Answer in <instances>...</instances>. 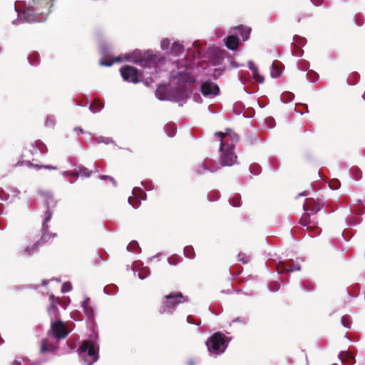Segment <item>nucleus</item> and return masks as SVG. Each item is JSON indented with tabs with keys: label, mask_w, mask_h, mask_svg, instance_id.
I'll return each instance as SVG.
<instances>
[{
	"label": "nucleus",
	"mask_w": 365,
	"mask_h": 365,
	"mask_svg": "<svg viewBox=\"0 0 365 365\" xmlns=\"http://www.w3.org/2000/svg\"><path fill=\"white\" fill-rule=\"evenodd\" d=\"M202 51L199 43L195 41L191 47L187 48V53L183 59L175 61V68L170 74V86L176 88L179 93L185 94L183 98L187 101L191 93V85L197 78L199 61L196 60L202 58Z\"/></svg>",
	"instance_id": "obj_1"
},
{
	"label": "nucleus",
	"mask_w": 365,
	"mask_h": 365,
	"mask_svg": "<svg viewBox=\"0 0 365 365\" xmlns=\"http://www.w3.org/2000/svg\"><path fill=\"white\" fill-rule=\"evenodd\" d=\"M54 0L16 1L14 9L24 23H43L47 20Z\"/></svg>",
	"instance_id": "obj_2"
},
{
	"label": "nucleus",
	"mask_w": 365,
	"mask_h": 365,
	"mask_svg": "<svg viewBox=\"0 0 365 365\" xmlns=\"http://www.w3.org/2000/svg\"><path fill=\"white\" fill-rule=\"evenodd\" d=\"M38 193L45 197L44 205L46 207V210L42 222L41 239L31 246L26 247L24 250V254L29 256L34 254L40 245L48 242L50 239L56 237V233L48 232L49 226L48 222L52 218L53 210L51 208H54L56 206L57 201L54 200L53 195L50 191L39 190Z\"/></svg>",
	"instance_id": "obj_3"
},
{
	"label": "nucleus",
	"mask_w": 365,
	"mask_h": 365,
	"mask_svg": "<svg viewBox=\"0 0 365 365\" xmlns=\"http://www.w3.org/2000/svg\"><path fill=\"white\" fill-rule=\"evenodd\" d=\"M68 335V332L65 330L64 323L61 319L51 322V328L48 331V337L42 340L41 353H55L58 349V344L57 342H51V338L53 337L59 341L65 339Z\"/></svg>",
	"instance_id": "obj_4"
},
{
	"label": "nucleus",
	"mask_w": 365,
	"mask_h": 365,
	"mask_svg": "<svg viewBox=\"0 0 365 365\" xmlns=\"http://www.w3.org/2000/svg\"><path fill=\"white\" fill-rule=\"evenodd\" d=\"M99 344L98 335L93 331L89 339L83 340L79 347L78 354L84 364L93 365L98 360Z\"/></svg>",
	"instance_id": "obj_5"
},
{
	"label": "nucleus",
	"mask_w": 365,
	"mask_h": 365,
	"mask_svg": "<svg viewBox=\"0 0 365 365\" xmlns=\"http://www.w3.org/2000/svg\"><path fill=\"white\" fill-rule=\"evenodd\" d=\"M215 136L220 138V163L221 166H232L237 163V157L234 153L235 145L227 141V135L222 132H216Z\"/></svg>",
	"instance_id": "obj_6"
},
{
	"label": "nucleus",
	"mask_w": 365,
	"mask_h": 365,
	"mask_svg": "<svg viewBox=\"0 0 365 365\" xmlns=\"http://www.w3.org/2000/svg\"><path fill=\"white\" fill-rule=\"evenodd\" d=\"M231 338L220 331L212 334L206 341L207 351L211 356H217L223 354L228 346Z\"/></svg>",
	"instance_id": "obj_7"
},
{
	"label": "nucleus",
	"mask_w": 365,
	"mask_h": 365,
	"mask_svg": "<svg viewBox=\"0 0 365 365\" xmlns=\"http://www.w3.org/2000/svg\"><path fill=\"white\" fill-rule=\"evenodd\" d=\"M155 97L160 101H170L178 103L179 106H182L185 103L186 101L183 98L185 94L179 93L176 88L167 85H160L155 92Z\"/></svg>",
	"instance_id": "obj_8"
},
{
	"label": "nucleus",
	"mask_w": 365,
	"mask_h": 365,
	"mask_svg": "<svg viewBox=\"0 0 365 365\" xmlns=\"http://www.w3.org/2000/svg\"><path fill=\"white\" fill-rule=\"evenodd\" d=\"M165 301L163 303L160 314H173L178 304L187 302V297L183 296L181 292L171 293L165 297Z\"/></svg>",
	"instance_id": "obj_9"
},
{
	"label": "nucleus",
	"mask_w": 365,
	"mask_h": 365,
	"mask_svg": "<svg viewBox=\"0 0 365 365\" xmlns=\"http://www.w3.org/2000/svg\"><path fill=\"white\" fill-rule=\"evenodd\" d=\"M139 65L143 68L144 73H150V79L156 78L158 73V58L153 51H145L144 56L140 60Z\"/></svg>",
	"instance_id": "obj_10"
},
{
	"label": "nucleus",
	"mask_w": 365,
	"mask_h": 365,
	"mask_svg": "<svg viewBox=\"0 0 365 365\" xmlns=\"http://www.w3.org/2000/svg\"><path fill=\"white\" fill-rule=\"evenodd\" d=\"M170 40L168 38H164L161 41L160 47L163 51H166L168 54L173 56L181 55L185 50L183 44L180 43L179 41H174L171 46H170Z\"/></svg>",
	"instance_id": "obj_11"
},
{
	"label": "nucleus",
	"mask_w": 365,
	"mask_h": 365,
	"mask_svg": "<svg viewBox=\"0 0 365 365\" xmlns=\"http://www.w3.org/2000/svg\"><path fill=\"white\" fill-rule=\"evenodd\" d=\"M120 75L125 81L137 83L139 82L138 69L131 66H124L120 69Z\"/></svg>",
	"instance_id": "obj_12"
},
{
	"label": "nucleus",
	"mask_w": 365,
	"mask_h": 365,
	"mask_svg": "<svg viewBox=\"0 0 365 365\" xmlns=\"http://www.w3.org/2000/svg\"><path fill=\"white\" fill-rule=\"evenodd\" d=\"M200 91L204 96L212 98L219 94L220 88L216 83L206 81L202 83Z\"/></svg>",
	"instance_id": "obj_13"
},
{
	"label": "nucleus",
	"mask_w": 365,
	"mask_h": 365,
	"mask_svg": "<svg viewBox=\"0 0 365 365\" xmlns=\"http://www.w3.org/2000/svg\"><path fill=\"white\" fill-rule=\"evenodd\" d=\"M133 195L137 198L136 202H133L130 197H128V202L133 208L139 207L140 205V200H145L147 198L146 193H145L139 187H135L133 188Z\"/></svg>",
	"instance_id": "obj_14"
},
{
	"label": "nucleus",
	"mask_w": 365,
	"mask_h": 365,
	"mask_svg": "<svg viewBox=\"0 0 365 365\" xmlns=\"http://www.w3.org/2000/svg\"><path fill=\"white\" fill-rule=\"evenodd\" d=\"M145 53V51H143L140 49H135L131 53H125L123 59L130 62H133L134 63L139 64L140 63V60L144 56Z\"/></svg>",
	"instance_id": "obj_15"
},
{
	"label": "nucleus",
	"mask_w": 365,
	"mask_h": 365,
	"mask_svg": "<svg viewBox=\"0 0 365 365\" xmlns=\"http://www.w3.org/2000/svg\"><path fill=\"white\" fill-rule=\"evenodd\" d=\"M300 269L301 266L299 263L294 264L291 267H288L285 262L280 261L277 266V272L278 274H282L284 272H293L294 271H299Z\"/></svg>",
	"instance_id": "obj_16"
},
{
	"label": "nucleus",
	"mask_w": 365,
	"mask_h": 365,
	"mask_svg": "<svg viewBox=\"0 0 365 365\" xmlns=\"http://www.w3.org/2000/svg\"><path fill=\"white\" fill-rule=\"evenodd\" d=\"M234 30L235 33V35H240L244 41L248 40L251 32L250 27L244 24H239L237 27L235 28Z\"/></svg>",
	"instance_id": "obj_17"
},
{
	"label": "nucleus",
	"mask_w": 365,
	"mask_h": 365,
	"mask_svg": "<svg viewBox=\"0 0 365 365\" xmlns=\"http://www.w3.org/2000/svg\"><path fill=\"white\" fill-rule=\"evenodd\" d=\"M224 41L225 45L230 50L235 51L239 46L240 38L235 34L228 36Z\"/></svg>",
	"instance_id": "obj_18"
},
{
	"label": "nucleus",
	"mask_w": 365,
	"mask_h": 365,
	"mask_svg": "<svg viewBox=\"0 0 365 365\" xmlns=\"http://www.w3.org/2000/svg\"><path fill=\"white\" fill-rule=\"evenodd\" d=\"M81 307L83 309V312L85 313V315L88 319H93L95 317V312L94 309L93 307L90 305V298L86 297L82 302H81Z\"/></svg>",
	"instance_id": "obj_19"
},
{
	"label": "nucleus",
	"mask_w": 365,
	"mask_h": 365,
	"mask_svg": "<svg viewBox=\"0 0 365 365\" xmlns=\"http://www.w3.org/2000/svg\"><path fill=\"white\" fill-rule=\"evenodd\" d=\"M338 356L343 365H354L356 362L354 356L348 351H341Z\"/></svg>",
	"instance_id": "obj_20"
},
{
	"label": "nucleus",
	"mask_w": 365,
	"mask_h": 365,
	"mask_svg": "<svg viewBox=\"0 0 365 365\" xmlns=\"http://www.w3.org/2000/svg\"><path fill=\"white\" fill-rule=\"evenodd\" d=\"M39 153L41 155H45L47 153L46 145L41 140H36L33 145V150H31L32 155H35Z\"/></svg>",
	"instance_id": "obj_21"
},
{
	"label": "nucleus",
	"mask_w": 365,
	"mask_h": 365,
	"mask_svg": "<svg viewBox=\"0 0 365 365\" xmlns=\"http://www.w3.org/2000/svg\"><path fill=\"white\" fill-rule=\"evenodd\" d=\"M217 170V168L209 167L205 162L198 164L195 168V173L197 175H203L206 171L210 173H215Z\"/></svg>",
	"instance_id": "obj_22"
},
{
	"label": "nucleus",
	"mask_w": 365,
	"mask_h": 365,
	"mask_svg": "<svg viewBox=\"0 0 365 365\" xmlns=\"http://www.w3.org/2000/svg\"><path fill=\"white\" fill-rule=\"evenodd\" d=\"M123 60V59L121 56H117V57L114 58L113 59H111L110 57H106V58H102L100 61L99 63L101 66H110L113 64V63L122 62Z\"/></svg>",
	"instance_id": "obj_23"
},
{
	"label": "nucleus",
	"mask_w": 365,
	"mask_h": 365,
	"mask_svg": "<svg viewBox=\"0 0 365 365\" xmlns=\"http://www.w3.org/2000/svg\"><path fill=\"white\" fill-rule=\"evenodd\" d=\"M300 224L304 227H307L308 232H311L314 228V225H312L309 215L302 216L300 219Z\"/></svg>",
	"instance_id": "obj_24"
},
{
	"label": "nucleus",
	"mask_w": 365,
	"mask_h": 365,
	"mask_svg": "<svg viewBox=\"0 0 365 365\" xmlns=\"http://www.w3.org/2000/svg\"><path fill=\"white\" fill-rule=\"evenodd\" d=\"M214 52L217 57L216 60L214 61V64H220L223 61L227 51L225 49L216 48L214 50Z\"/></svg>",
	"instance_id": "obj_25"
},
{
	"label": "nucleus",
	"mask_w": 365,
	"mask_h": 365,
	"mask_svg": "<svg viewBox=\"0 0 365 365\" xmlns=\"http://www.w3.org/2000/svg\"><path fill=\"white\" fill-rule=\"evenodd\" d=\"M164 130L168 136L173 137L176 133L177 126L175 123H168L165 125Z\"/></svg>",
	"instance_id": "obj_26"
},
{
	"label": "nucleus",
	"mask_w": 365,
	"mask_h": 365,
	"mask_svg": "<svg viewBox=\"0 0 365 365\" xmlns=\"http://www.w3.org/2000/svg\"><path fill=\"white\" fill-rule=\"evenodd\" d=\"M92 172L89 171L86 167L80 165L78 166V172L72 173L75 176H82L89 178L91 175Z\"/></svg>",
	"instance_id": "obj_27"
},
{
	"label": "nucleus",
	"mask_w": 365,
	"mask_h": 365,
	"mask_svg": "<svg viewBox=\"0 0 365 365\" xmlns=\"http://www.w3.org/2000/svg\"><path fill=\"white\" fill-rule=\"evenodd\" d=\"M27 59L30 65L36 66L39 63V54L38 52H33L27 57Z\"/></svg>",
	"instance_id": "obj_28"
},
{
	"label": "nucleus",
	"mask_w": 365,
	"mask_h": 365,
	"mask_svg": "<svg viewBox=\"0 0 365 365\" xmlns=\"http://www.w3.org/2000/svg\"><path fill=\"white\" fill-rule=\"evenodd\" d=\"M307 43V40L304 37H301L298 35H294L293 36V44L297 47V48H301V47H303Z\"/></svg>",
	"instance_id": "obj_29"
},
{
	"label": "nucleus",
	"mask_w": 365,
	"mask_h": 365,
	"mask_svg": "<svg viewBox=\"0 0 365 365\" xmlns=\"http://www.w3.org/2000/svg\"><path fill=\"white\" fill-rule=\"evenodd\" d=\"M48 313L51 317V320L56 319L58 317V309L54 304L51 305L47 309Z\"/></svg>",
	"instance_id": "obj_30"
},
{
	"label": "nucleus",
	"mask_w": 365,
	"mask_h": 365,
	"mask_svg": "<svg viewBox=\"0 0 365 365\" xmlns=\"http://www.w3.org/2000/svg\"><path fill=\"white\" fill-rule=\"evenodd\" d=\"M281 73V68L277 65L276 63L273 62L271 66V76L274 78H278Z\"/></svg>",
	"instance_id": "obj_31"
},
{
	"label": "nucleus",
	"mask_w": 365,
	"mask_h": 365,
	"mask_svg": "<svg viewBox=\"0 0 365 365\" xmlns=\"http://www.w3.org/2000/svg\"><path fill=\"white\" fill-rule=\"evenodd\" d=\"M294 98V95L291 92H284L280 96L281 101L284 103L291 102Z\"/></svg>",
	"instance_id": "obj_32"
},
{
	"label": "nucleus",
	"mask_w": 365,
	"mask_h": 365,
	"mask_svg": "<svg viewBox=\"0 0 365 365\" xmlns=\"http://www.w3.org/2000/svg\"><path fill=\"white\" fill-rule=\"evenodd\" d=\"M349 174L355 180H359L362 177V172L359 168H352Z\"/></svg>",
	"instance_id": "obj_33"
},
{
	"label": "nucleus",
	"mask_w": 365,
	"mask_h": 365,
	"mask_svg": "<svg viewBox=\"0 0 365 365\" xmlns=\"http://www.w3.org/2000/svg\"><path fill=\"white\" fill-rule=\"evenodd\" d=\"M230 204L235 207H238L241 205V196L239 194L234 195L230 200Z\"/></svg>",
	"instance_id": "obj_34"
},
{
	"label": "nucleus",
	"mask_w": 365,
	"mask_h": 365,
	"mask_svg": "<svg viewBox=\"0 0 365 365\" xmlns=\"http://www.w3.org/2000/svg\"><path fill=\"white\" fill-rule=\"evenodd\" d=\"M184 255L189 259H194L195 253L193 247L191 245L186 246L183 250Z\"/></svg>",
	"instance_id": "obj_35"
},
{
	"label": "nucleus",
	"mask_w": 365,
	"mask_h": 365,
	"mask_svg": "<svg viewBox=\"0 0 365 365\" xmlns=\"http://www.w3.org/2000/svg\"><path fill=\"white\" fill-rule=\"evenodd\" d=\"M56 125V117L53 115H48L45 123L44 125L47 128H53Z\"/></svg>",
	"instance_id": "obj_36"
},
{
	"label": "nucleus",
	"mask_w": 365,
	"mask_h": 365,
	"mask_svg": "<svg viewBox=\"0 0 365 365\" xmlns=\"http://www.w3.org/2000/svg\"><path fill=\"white\" fill-rule=\"evenodd\" d=\"M307 81H309L312 83H315L319 79V75L317 73L314 72V71L310 70L307 73Z\"/></svg>",
	"instance_id": "obj_37"
},
{
	"label": "nucleus",
	"mask_w": 365,
	"mask_h": 365,
	"mask_svg": "<svg viewBox=\"0 0 365 365\" xmlns=\"http://www.w3.org/2000/svg\"><path fill=\"white\" fill-rule=\"evenodd\" d=\"M103 106L104 105L102 103L96 101L95 104L90 105L89 110L92 113H97L101 111L103 109Z\"/></svg>",
	"instance_id": "obj_38"
},
{
	"label": "nucleus",
	"mask_w": 365,
	"mask_h": 365,
	"mask_svg": "<svg viewBox=\"0 0 365 365\" xmlns=\"http://www.w3.org/2000/svg\"><path fill=\"white\" fill-rule=\"evenodd\" d=\"M249 170H250V172L251 174H253L255 175H259L262 171L261 166L257 163L251 164L249 168Z\"/></svg>",
	"instance_id": "obj_39"
},
{
	"label": "nucleus",
	"mask_w": 365,
	"mask_h": 365,
	"mask_svg": "<svg viewBox=\"0 0 365 365\" xmlns=\"http://www.w3.org/2000/svg\"><path fill=\"white\" fill-rule=\"evenodd\" d=\"M127 250L130 252H135L137 250H140L139 245L137 241L133 240L131 241L127 246Z\"/></svg>",
	"instance_id": "obj_40"
},
{
	"label": "nucleus",
	"mask_w": 365,
	"mask_h": 365,
	"mask_svg": "<svg viewBox=\"0 0 365 365\" xmlns=\"http://www.w3.org/2000/svg\"><path fill=\"white\" fill-rule=\"evenodd\" d=\"M361 221V217L358 215L354 216H351L349 218L347 219L348 224L351 226L357 225H359Z\"/></svg>",
	"instance_id": "obj_41"
},
{
	"label": "nucleus",
	"mask_w": 365,
	"mask_h": 365,
	"mask_svg": "<svg viewBox=\"0 0 365 365\" xmlns=\"http://www.w3.org/2000/svg\"><path fill=\"white\" fill-rule=\"evenodd\" d=\"M182 259L181 257H180L177 255H173V256L168 258V262L170 265H177L182 261Z\"/></svg>",
	"instance_id": "obj_42"
},
{
	"label": "nucleus",
	"mask_w": 365,
	"mask_h": 365,
	"mask_svg": "<svg viewBox=\"0 0 365 365\" xmlns=\"http://www.w3.org/2000/svg\"><path fill=\"white\" fill-rule=\"evenodd\" d=\"M95 140L99 144L104 143V144L108 145L110 143H114L113 140L109 137L99 136V137L95 138Z\"/></svg>",
	"instance_id": "obj_43"
},
{
	"label": "nucleus",
	"mask_w": 365,
	"mask_h": 365,
	"mask_svg": "<svg viewBox=\"0 0 365 365\" xmlns=\"http://www.w3.org/2000/svg\"><path fill=\"white\" fill-rule=\"evenodd\" d=\"M150 274V269L148 267H143L138 272V278L141 280L145 279Z\"/></svg>",
	"instance_id": "obj_44"
},
{
	"label": "nucleus",
	"mask_w": 365,
	"mask_h": 365,
	"mask_svg": "<svg viewBox=\"0 0 365 365\" xmlns=\"http://www.w3.org/2000/svg\"><path fill=\"white\" fill-rule=\"evenodd\" d=\"M141 185L145 187V189L148 191L153 190L155 188L153 182L150 180H145L141 181Z\"/></svg>",
	"instance_id": "obj_45"
},
{
	"label": "nucleus",
	"mask_w": 365,
	"mask_h": 365,
	"mask_svg": "<svg viewBox=\"0 0 365 365\" xmlns=\"http://www.w3.org/2000/svg\"><path fill=\"white\" fill-rule=\"evenodd\" d=\"M302 289L307 292H312L314 289V284L308 281H305L302 284Z\"/></svg>",
	"instance_id": "obj_46"
},
{
	"label": "nucleus",
	"mask_w": 365,
	"mask_h": 365,
	"mask_svg": "<svg viewBox=\"0 0 365 365\" xmlns=\"http://www.w3.org/2000/svg\"><path fill=\"white\" fill-rule=\"evenodd\" d=\"M220 192L217 190H213L207 194V199L210 201H215L220 198Z\"/></svg>",
	"instance_id": "obj_47"
},
{
	"label": "nucleus",
	"mask_w": 365,
	"mask_h": 365,
	"mask_svg": "<svg viewBox=\"0 0 365 365\" xmlns=\"http://www.w3.org/2000/svg\"><path fill=\"white\" fill-rule=\"evenodd\" d=\"M252 72V77L255 79V81H257L259 83H262L264 82V77L259 74L258 68L255 70V71Z\"/></svg>",
	"instance_id": "obj_48"
},
{
	"label": "nucleus",
	"mask_w": 365,
	"mask_h": 365,
	"mask_svg": "<svg viewBox=\"0 0 365 365\" xmlns=\"http://www.w3.org/2000/svg\"><path fill=\"white\" fill-rule=\"evenodd\" d=\"M341 324L347 329L351 328V319L348 315H344L341 317Z\"/></svg>",
	"instance_id": "obj_49"
},
{
	"label": "nucleus",
	"mask_w": 365,
	"mask_h": 365,
	"mask_svg": "<svg viewBox=\"0 0 365 365\" xmlns=\"http://www.w3.org/2000/svg\"><path fill=\"white\" fill-rule=\"evenodd\" d=\"M280 285L277 282H272L268 285V289L271 292H276L279 289Z\"/></svg>",
	"instance_id": "obj_50"
},
{
	"label": "nucleus",
	"mask_w": 365,
	"mask_h": 365,
	"mask_svg": "<svg viewBox=\"0 0 365 365\" xmlns=\"http://www.w3.org/2000/svg\"><path fill=\"white\" fill-rule=\"evenodd\" d=\"M329 187L331 190H338L340 187V182L339 180H333L331 182L329 183Z\"/></svg>",
	"instance_id": "obj_51"
},
{
	"label": "nucleus",
	"mask_w": 365,
	"mask_h": 365,
	"mask_svg": "<svg viewBox=\"0 0 365 365\" xmlns=\"http://www.w3.org/2000/svg\"><path fill=\"white\" fill-rule=\"evenodd\" d=\"M71 289H72V285H71V282H64L61 287V292L67 293V292H70L71 290Z\"/></svg>",
	"instance_id": "obj_52"
},
{
	"label": "nucleus",
	"mask_w": 365,
	"mask_h": 365,
	"mask_svg": "<svg viewBox=\"0 0 365 365\" xmlns=\"http://www.w3.org/2000/svg\"><path fill=\"white\" fill-rule=\"evenodd\" d=\"M237 257L238 260L243 264H247L250 261V257L244 253H239Z\"/></svg>",
	"instance_id": "obj_53"
},
{
	"label": "nucleus",
	"mask_w": 365,
	"mask_h": 365,
	"mask_svg": "<svg viewBox=\"0 0 365 365\" xmlns=\"http://www.w3.org/2000/svg\"><path fill=\"white\" fill-rule=\"evenodd\" d=\"M309 63L308 61H304V60H302L301 61H299V63H298V68L299 69L302 70V71H307V68H309Z\"/></svg>",
	"instance_id": "obj_54"
},
{
	"label": "nucleus",
	"mask_w": 365,
	"mask_h": 365,
	"mask_svg": "<svg viewBox=\"0 0 365 365\" xmlns=\"http://www.w3.org/2000/svg\"><path fill=\"white\" fill-rule=\"evenodd\" d=\"M225 135H227V141L228 142V138H231V140L232 142L230 143H233L235 145V143H237L239 141V135L235 134V133H232V135H230V134H224Z\"/></svg>",
	"instance_id": "obj_55"
},
{
	"label": "nucleus",
	"mask_w": 365,
	"mask_h": 365,
	"mask_svg": "<svg viewBox=\"0 0 365 365\" xmlns=\"http://www.w3.org/2000/svg\"><path fill=\"white\" fill-rule=\"evenodd\" d=\"M235 322H240L244 325H246L247 323H248V318L247 317H237L235 319H234L232 321V323H235Z\"/></svg>",
	"instance_id": "obj_56"
},
{
	"label": "nucleus",
	"mask_w": 365,
	"mask_h": 365,
	"mask_svg": "<svg viewBox=\"0 0 365 365\" xmlns=\"http://www.w3.org/2000/svg\"><path fill=\"white\" fill-rule=\"evenodd\" d=\"M100 179L102 180H109L110 182H112L114 187L116 186V181L111 176L102 175L100 176Z\"/></svg>",
	"instance_id": "obj_57"
},
{
	"label": "nucleus",
	"mask_w": 365,
	"mask_h": 365,
	"mask_svg": "<svg viewBox=\"0 0 365 365\" xmlns=\"http://www.w3.org/2000/svg\"><path fill=\"white\" fill-rule=\"evenodd\" d=\"M110 288L113 289L112 291H110L109 290V287H105L103 288V292L106 294H108V295H111V294H114L115 292V289H117L116 286L115 285H111L110 286Z\"/></svg>",
	"instance_id": "obj_58"
},
{
	"label": "nucleus",
	"mask_w": 365,
	"mask_h": 365,
	"mask_svg": "<svg viewBox=\"0 0 365 365\" xmlns=\"http://www.w3.org/2000/svg\"><path fill=\"white\" fill-rule=\"evenodd\" d=\"M9 198V195L6 193L3 190L0 189V200L6 201Z\"/></svg>",
	"instance_id": "obj_59"
},
{
	"label": "nucleus",
	"mask_w": 365,
	"mask_h": 365,
	"mask_svg": "<svg viewBox=\"0 0 365 365\" xmlns=\"http://www.w3.org/2000/svg\"><path fill=\"white\" fill-rule=\"evenodd\" d=\"M247 64H248V68H249L250 69V71H255V70H256L257 68H258L257 67V66H255V63H253V61H249Z\"/></svg>",
	"instance_id": "obj_60"
},
{
	"label": "nucleus",
	"mask_w": 365,
	"mask_h": 365,
	"mask_svg": "<svg viewBox=\"0 0 365 365\" xmlns=\"http://www.w3.org/2000/svg\"><path fill=\"white\" fill-rule=\"evenodd\" d=\"M303 51L302 49H298L297 51H292V55L297 57H301L303 54Z\"/></svg>",
	"instance_id": "obj_61"
},
{
	"label": "nucleus",
	"mask_w": 365,
	"mask_h": 365,
	"mask_svg": "<svg viewBox=\"0 0 365 365\" xmlns=\"http://www.w3.org/2000/svg\"><path fill=\"white\" fill-rule=\"evenodd\" d=\"M310 1L315 6H322L324 3V0H310Z\"/></svg>",
	"instance_id": "obj_62"
},
{
	"label": "nucleus",
	"mask_w": 365,
	"mask_h": 365,
	"mask_svg": "<svg viewBox=\"0 0 365 365\" xmlns=\"http://www.w3.org/2000/svg\"><path fill=\"white\" fill-rule=\"evenodd\" d=\"M230 66L232 68H239L240 66H243L244 65L243 64H240L237 62H236L235 61H230Z\"/></svg>",
	"instance_id": "obj_63"
},
{
	"label": "nucleus",
	"mask_w": 365,
	"mask_h": 365,
	"mask_svg": "<svg viewBox=\"0 0 365 365\" xmlns=\"http://www.w3.org/2000/svg\"><path fill=\"white\" fill-rule=\"evenodd\" d=\"M101 52L102 55H106V53L108 52V48L106 46L103 45L101 47Z\"/></svg>",
	"instance_id": "obj_64"
}]
</instances>
